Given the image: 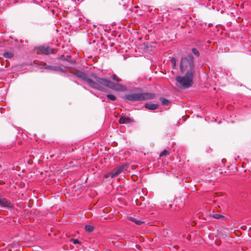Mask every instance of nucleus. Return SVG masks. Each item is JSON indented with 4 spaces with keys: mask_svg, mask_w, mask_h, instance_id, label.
Listing matches in <instances>:
<instances>
[{
    "mask_svg": "<svg viewBox=\"0 0 251 251\" xmlns=\"http://www.w3.org/2000/svg\"><path fill=\"white\" fill-rule=\"evenodd\" d=\"M92 76L93 78V79H92V82L98 85L97 88L92 87L93 88L102 90L103 87H106L116 90H121L123 88L122 85L116 84L107 79L99 77L95 74H92Z\"/></svg>",
    "mask_w": 251,
    "mask_h": 251,
    "instance_id": "f257e3e1",
    "label": "nucleus"
},
{
    "mask_svg": "<svg viewBox=\"0 0 251 251\" xmlns=\"http://www.w3.org/2000/svg\"><path fill=\"white\" fill-rule=\"evenodd\" d=\"M180 72L181 74H195L194 59L192 54L182 57L180 63Z\"/></svg>",
    "mask_w": 251,
    "mask_h": 251,
    "instance_id": "f03ea898",
    "label": "nucleus"
},
{
    "mask_svg": "<svg viewBox=\"0 0 251 251\" xmlns=\"http://www.w3.org/2000/svg\"><path fill=\"white\" fill-rule=\"evenodd\" d=\"M183 76L178 75L176 77V80L179 84V87L181 89H187L191 87L193 84L194 74L191 73H184Z\"/></svg>",
    "mask_w": 251,
    "mask_h": 251,
    "instance_id": "7ed1b4c3",
    "label": "nucleus"
},
{
    "mask_svg": "<svg viewBox=\"0 0 251 251\" xmlns=\"http://www.w3.org/2000/svg\"><path fill=\"white\" fill-rule=\"evenodd\" d=\"M155 94L147 92L143 93H131L126 95L125 98L131 101L145 100L152 99L155 97Z\"/></svg>",
    "mask_w": 251,
    "mask_h": 251,
    "instance_id": "20e7f679",
    "label": "nucleus"
},
{
    "mask_svg": "<svg viewBox=\"0 0 251 251\" xmlns=\"http://www.w3.org/2000/svg\"><path fill=\"white\" fill-rule=\"evenodd\" d=\"M75 75L77 77L86 81L91 87H97L98 85L92 82V79L88 77L86 74L81 71H77L75 73Z\"/></svg>",
    "mask_w": 251,
    "mask_h": 251,
    "instance_id": "39448f33",
    "label": "nucleus"
},
{
    "mask_svg": "<svg viewBox=\"0 0 251 251\" xmlns=\"http://www.w3.org/2000/svg\"><path fill=\"white\" fill-rule=\"evenodd\" d=\"M36 49L38 54L48 55L56 53L55 50L54 49L50 48L48 46H39L37 47Z\"/></svg>",
    "mask_w": 251,
    "mask_h": 251,
    "instance_id": "423d86ee",
    "label": "nucleus"
},
{
    "mask_svg": "<svg viewBox=\"0 0 251 251\" xmlns=\"http://www.w3.org/2000/svg\"><path fill=\"white\" fill-rule=\"evenodd\" d=\"M127 168L128 167L126 165L118 166L113 172L109 173L106 177L110 176L111 178H114L121 174L124 170H126Z\"/></svg>",
    "mask_w": 251,
    "mask_h": 251,
    "instance_id": "0eeeda50",
    "label": "nucleus"
},
{
    "mask_svg": "<svg viewBox=\"0 0 251 251\" xmlns=\"http://www.w3.org/2000/svg\"><path fill=\"white\" fill-rule=\"evenodd\" d=\"M0 205L1 206L8 208H12L13 207V204L6 199L0 197Z\"/></svg>",
    "mask_w": 251,
    "mask_h": 251,
    "instance_id": "6e6552de",
    "label": "nucleus"
},
{
    "mask_svg": "<svg viewBox=\"0 0 251 251\" xmlns=\"http://www.w3.org/2000/svg\"><path fill=\"white\" fill-rule=\"evenodd\" d=\"M120 124H129L132 123L133 122V120L131 119L129 117H126L125 116H121L119 121Z\"/></svg>",
    "mask_w": 251,
    "mask_h": 251,
    "instance_id": "1a4fd4ad",
    "label": "nucleus"
},
{
    "mask_svg": "<svg viewBox=\"0 0 251 251\" xmlns=\"http://www.w3.org/2000/svg\"><path fill=\"white\" fill-rule=\"evenodd\" d=\"M158 107V105L157 104H150V103H146L145 104V107L150 109V110H155L157 109Z\"/></svg>",
    "mask_w": 251,
    "mask_h": 251,
    "instance_id": "9d476101",
    "label": "nucleus"
},
{
    "mask_svg": "<svg viewBox=\"0 0 251 251\" xmlns=\"http://www.w3.org/2000/svg\"><path fill=\"white\" fill-rule=\"evenodd\" d=\"M128 219L131 221L133 222L135 224H136L137 225H141V224L144 223V222L137 220L136 218L132 217H129L128 218Z\"/></svg>",
    "mask_w": 251,
    "mask_h": 251,
    "instance_id": "9b49d317",
    "label": "nucleus"
},
{
    "mask_svg": "<svg viewBox=\"0 0 251 251\" xmlns=\"http://www.w3.org/2000/svg\"><path fill=\"white\" fill-rule=\"evenodd\" d=\"M211 217L214 218V219H225L226 218L224 216L222 215H221V214H214L212 215L211 216Z\"/></svg>",
    "mask_w": 251,
    "mask_h": 251,
    "instance_id": "f8f14e48",
    "label": "nucleus"
},
{
    "mask_svg": "<svg viewBox=\"0 0 251 251\" xmlns=\"http://www.w3.org/2000/svg\"><path fill=\"white\" fill-rule=\"evenodd\" d=\"M94 227L93 226L91 225H86L85 226V229L88 232H91L94 230Z\"/></svg>",
    "mask_w": 251,
    "mask_h": 251,
    "instance_id": "ddd939ff",
    "label": "nucleus"
},
{
    "mask_svg": "<svg viewBox=\"0 0 251 251\" xmlns=\"http://www.w3.org/2000/svg\"><path fill=\"white\" fill-rule=\"evenodd\" d=\"M14 56V54L11 52H5L3 53V56L5 58H11Z\"/></svg>",
    "mask_w": 251,
    "mask_h": 251,
    "instance_id": "4468645a",
    "label": "nucleus"
},
{
    "mask_svg": "<svg viewBox=\"0 0 251 251\" xmlns=\"http://www.w3.org/2000/svg\"><path fill=\"white\" fill-rule=\"evenodd\" d=\"M160 100L162 102V104L164 105H168L170 103V101L165 98L161 97L160 98Z\"/></svg>",
    "mask_w": 251,
    "mask_h": 251,
    "instance_id": "2eb2a0df",
    "label": "nucleus"
},
{
    "mask_svg": "<svg viewBox=\"0 0 251 251\" xmlns=\"http://www.w3.org/2000/svg\"><path fill=\"white\" fill-rule=\"evenodd\" d=\"M70 57L69 56H67L66 57H65L64 56V55H61L59 57V58L62 59V60L66 61H68V62H71V63L73 62V61L70 59Z\"/></svg>",
    "mask_w": 251,
    "mask_h": 251,
    "instance_id": "dca6fc26",
    "label": "nucleus"
},
{
    "mask_svg": "<svg viewBox=\"0 0 251 251\" xmlns=\"http://www.w3.org/2000/svg\"><path fill=\"white\" fill-rule=\"evenodd\" d=\"M106 97L108 99H109V100H115L116 99V97L113 95L107 94L106 95Z\"/></svg>",
    "mask_w": 251,
    "mask_h": 251,
    "instance_id": "f3484780",
    "label": "nucleus"
},
{
    "mask_svg": "<svg viewBox=\"0 0 251 251\" xmlns=\"http://www.w3.org/2000/svg\"><path fill=\"white\" fill-rule=\"evenodd\" d=\"M111 78L113 80L116 81L117 82H120L121 81V79L119 78L116 75H113L111 76Z\"/></svg>",
    "mask_w": 251,
    "mask_h": 251,
    "instance_id": "a211bd4d",
    "label": "nucleus"
},
{
    "mask_svg": "<svg viewBox=\"0 0 251 251\" xmlns=\"http://www.w3.org/2000/svg\"><path fill=\"white\" fill-rule=\"evenodd\" d=\"M192 52L197 57L199 56L200 53L199 51L195 48H193L192 49Z\"/></svg>",
    "mask_w": 251,
    "mask_h": 251,
    "instance_id": "6ab92c4d",
    "label": "nucleus"
},
{
    "mask_svg": "<svg viewBox=\"0 0 251 251\" xmlns=\"http://www.w3.org/2000/svg\"><path fill=\"white\" fill-rule=\"evenodd\" d=\"M168 154H169V152L167 150H164L160 153L159 156L162 157L163 156H166Z\"/></svg>",
    "mask_w": 251,
    "mask_h": 251,
    "instance_id": "aec40b11",
    "label": "nucleus"
},
{
    "mask_svg": "<svg viewBox=\"0 0 251 251\" xmlns=\"http://www.w3.org/2000/svg\"><path fill=\"white\" fill-rule=\"evenodd\" d=\"M171 61L173 64V68H175L176 66V60L174 58H172Z\"/></svg>",
    "mask_w": 251,
    "mask_h": 251,
    "instance_id": "412c9836",
    "label": "nucleus"
},
{
    "mask_svg": "<svg viewBox=\"0 0 251 251\" xmlns=\"http://www.w3.org/2000/svg\"><path fill=\"white\" fill-rule=\"evenodd\" d=\"M71 241H72L74 244H80V242L78 239H71Z\"/></svg>",
    "mask_w": 251,
    "mask_h": 251,
    "instance_id": "4be33fe9",
    "label": "nucleus"
},
{
    "mask_svg": "<svg viewBox=\"0 0 251 251\" xmlns=\"http://www.w3.org/2000/svg\"><path fill=\"white\" fill-rule=\"evenodd\" d=\"M241 228L243 229V230H246L247 227L246 226H244L241 227Z\"/></svg>",
    "mask_w": 251,
    "mask_h": 251,
    "instance_id": "5701e85b",
    "label": "nucleus"
},
{
    "mask_svg": "<svg viewBox=\"0 0 251 251\" xmlns=\"http://www.w3.org/2000/svg\"><path fill=\"white\" fill-rule=\"evenodd\" d=\"M32 202H33V201H32V200H30L29 201V202H28V205H29V204H30V203Z\"/></svg>",
    "mask_w": 251,
    "mask_h": 251,
    "instance_id": "b1692460",
    "label": "nucleus"
},
{
    "mask_svg": "<svg viewBox=\"0 0 251 251\" xmlns=\"http://www.w3.org/2000/svg\"><path fill=\"white\" fill-rule=\"evenodd\" d=\"M216 244H217L218 245H219L220 244L219 242H218V243L216 242Z\"/></svg>",
    "mask_w": 251,
    "mask_h": 251,
    "instance_id": "393cba45",
    "label": "nucleus"
},
{
    "mask_svg": "<svg viewBox=\"0 0 251 251\" xmlns=\"http://www.w3.org/2000/svg\"><path fill=\"white\" fill-rule=\"evenodd\" d=\"M52 156H53V155H50V157L51 158V157H52Z\"/></svg>",
    "mask_w": 251,
    "mask_h": 251,
    "instance_id": "a878e982",
    "label": "nucleus"
},
{
    "mask_svg": "<svg viewBox=\"0 0 251 251\" xmlns=\"http://www.w3.org/2000/svg\"><path fill=\"white\" fill-rule=\"evenodd\" d=\"M250 229H251V227L250 228Z\"/></svg>",
    "mask_w": 251,
    "mask_h": 251,
    "instance_id": "bb28decb",
    "label": "nucleus"
}]
</instances>
